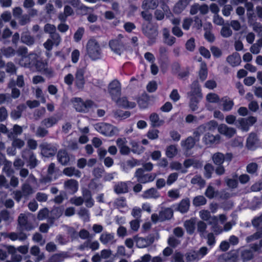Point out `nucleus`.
Wrapping results in <instances>:
<instances>
[{
	"mask_svg": "<svg viewBox=\"0 0 262 262\" xmlns=\"http://www.w3.org/2000/svg\"><path fill=\"white\" fill-rule=\"evenodd\" d=\"M142 30L144 34L151 40H155L158 36L157 28L151 23H144Z\"/></svg>",
	"mask_w": 262,
	"mask_h": 262,
	"instance_id": "nucleus-8",
	"label": "nucleus"
},
{
	"mask_svg": "<svg viewBox=\"0 0 262 262\" xmlns=\"http://www.w3.org/2000/svg\"><path fill=\"white\" fill-rule=\"evenodd\" d=\"M196 142L192 137L189 136L185 140H182L181 145L184 149L189 150L194 147Z\"/></svg>",
	"mask_w": 262,
	"mask_h": 262,
	"instance_id": "nucleus-29",
	"label": "nucleus"
},
{
	"mask_svg": "<svg viewBox=\"0 0 262 262\" xmlns=\"http://www.w3.org/2000/svg\"><path fill=\"white\" fill-rule=\"evenodd\" d=\"M47 64L41 60H39L38 58L37 59V62L35 63V66L32 70H37L38 71H43L47 68Z\"/></svg>",
	"mask_w": 262,
	"mask_h": 262,
	"instance_id": "nucleus-62",
	"label": "nucleus"
},
{
	"mask_svg": "<svg viewBox=\"0 0 262 262\" xmlns=\"http://www.w3.org/2000/svg\"><path fill=\"white\" fill-rule=\"evenodd\" d=\"M22 158L27 163V166L32 169L37 166L38 161L34 152L30 149H25L21 152Z\"/></svg>",
	"mask_w": 262,
	"mask_h": 262,
	"instance_id": "nucleus-5",
	"label": "nucleus"
},
{
	"mask_svg": "<svg viewBox=\"0 0 262 262\" xmlns=\"http://www.w3.org/2000/svg\"><path fill=\"white\" fill-rule=\"evenodd\" d=\"M149 120L151 122V125L153 127H159L164 123V121L161 120L159 115L155 113H152L150 115Z\"/></svg>",
	"mask_w": 262,
	"mask_h": 262,
	"instance_id": "nucleus-31",
	"label": "nucleus"
},
{
	"mask_svg": "<svg viewBox=\"0 0 262 262\" xmlns=\"http://www.w3.org/2000/svg\"><path fill=\"white\" fill-rule=\"evenodd\" d=\"M190 201L188 199L182 200L178 205L177 209L181 213L187 212L189 208Z\"/></svg>",
	"mask_w": 262,
	"mask_h": 262,
	"instance_id": "nucleus-35",
	"label": "nucleus"
},
{
	"mask_svg": "<svg viewBox=\"0 0 262 262\" xmlns=\"http://www.w3.org/2000/svg\"><path fill=\"white\" fill-rule=\"evenodd\" d=\"M33 217V215L30 212L20 213L17 219L18 226L23 230L30 231L34 228L33 225L30 221V218Z\"/></svg>",
	"mask_w": 262,
	"mask_h": 262,
	"instance_id": "nucleus-2",
	"label": "nucleus"
},
{
	"mask_svg": "<svg viewBox=\"0 0 262 262\" xmlns=\"http://www.w3.org/2000/svg\"><path fill=\"white\" fill-rule=\"evenodd\" d=\"M134 176L139 183L145 184L152 182L155 179L157 175L155 173H145L144 169L140 168L136 170Z\"/></svg>",
	"mask_w": 262,
	"mask_h": 262,
	"instance_id": "nucleus-4",
	"label": "nucleus"
},
{
	"mask_svg": "<svg viewBox=\"0 0 262 262\" xmlns=\"http://www.w3.org/2000/svg\"><path fill=\"white\" fill-rule=\"evenodd\" d=\"M208 75L207 65L205 63L202 62L201 64V68L199 71L200 78L202 80H205Z\"/></svg>",
	"mask_w": 262,
	"mask_h": 262,
	"instance_id": "nucleus-56",
	"label": "nucleus"
},
{
	"mask_svg": "<svg viewBox=\"0 0 262 262\" xmlns=\"http://www.w3.org/2000/svg\"><path fill=\"white\" fill-rule=\"evenodd\" d=\"M214 163L217 165H222L225 161L224 155L221 152H216L212 156Z\"/></svg>",
	"mask_w": 262,
	"mask_h": 262,
	"instance_id": "nucleus-50",
	"label": "nucleus"
},
{
	"mask_svg": "<svg viewBox=\"0 0 262 262\" xmlns=\"http://www.w3.org/2000/svg\"><path fill=\"white\" fill-rule=\"evenodd\" d=\"M105 172V169L103 166L97 167L94 168L93 170V174L97 178H101Z\"/></svg>",
	"mask_w": 262,
	"mask_h": 262,
	"instance_id": "nucleus-63",
	"label": "nucleus"
},
{
	"mask_svg": "<svg viewBox=\"0 0 262 262\" xmlns=\"http://www.w3.org/2000/svg\"><path fill=\"white\" fill-rule=\"evenodd\" d=\"M207 200L203 195H199L195 197L193 200V204L195 206H200L206 204Z\"/></svg>",
	"mask_w": 262,
	"mask_h": 262,
	"instance_id": "nucleus-59",
	"label": "nucleus"
},
{
	"mask_svg": "<svg viewBox=\"0 0 262 262\" xmlns=\"http://www.w3.org/2000/svg\"><path fill=\"white\" fill-rule=\"evenodd\" d=\"M23 131V130L21 126L17 124H15L13 126V128L8 133V138H12L17 137L18 135H20L22 134Z\"/></svg>",
	"mask_w": 262,
	"mask_h": 262,
	"instance_id": "nucleus-34",
	"label": "nucleus"
},
{
	"mask_svg": "<svg viewBox=\"0 0 262 262\" xmlns=\"http://www.w3.org/2000/svg\"><path fill=\"white\" fill-rule=\"evenodd\" d=\"M165 154L169 158L174 157L178 154V149L174 145H170L166 148Z\"/></svg>",
	"mask_w": 262,
	"mask_h": 262,
	"instance_id": "nucleus-47",
	"label": "nucleus"
},
{
	"mask_svg": "<svg viewBox=\"0 0 262 262\" xmlns=\"http://www.w3.org/2000/svg\"><path fill=\"white\" fill-rule=\"evenodd\" d=\"M63 212V208L62 207H54L50 212V217L56 220L60 217Z\"/></svg>",
	"mask_w": 262,
	"mask_h": 262,
	"instance_id": "nucleus-39",
	"label": "nucleus"
},
{
	"mask_svg": "<svg viewBox=\"0 0 262 262\" xmlns=\"http://www.w3.org/2000/svg\"><path fill=\"white\" fill-rule=\"evenodd\" d=\"M237 254H238L239 259L243 262L250 261L254 257V253L252 250L244 247H241L237 249Z\"/></svg>",
	"mask_w": 262,
	"mask_h": 262,
	"instance_id": "nucleus-15",
	"label": "nucleus"
},
{
	"mask_svg": "<svg viewBox=\"0 0 262 262\" xmlns=\"http://www.w3.org/2000/svg\"><path fill=\"white\" fill-rule=\"evenodd\" d=\"M256 121V118L251 116L247 118H239L236 120V126L244 131H248L249 127L254 124Z\"/></svg>",
	"mask_w": 262,
	"mask_h": 262,
	"instance_id": "nucleus-10",
	"label": "nucleus"
},
{
	"mask_svg": "<svg viewBox=\"0 0 262 262\" xmlns=\"http://www.w3.org/2000/svg\"><path fill=\"white\" fill-rule=\"evenodd\" d=\"M67 257H68L67 254L64 252H61L53 254L50 257L48 261L49 262H62Z\"/></svg>",
	"mask_w": 262,
	"mask_h": 262,
	"instance_id": "nucleus-40",
	"label": "nucleus"
},
{
	"mask_svg": "<svg viewBox=\"0 0 262 262\" xmlns=\"http://www.w3.org/2000/svg\"><path fill=\"white\" fill-rule=\"evenodd\" d=\"M9 139L12 140V146L15 148L20 149L23 147L25 144L24 140L18 137Z\"/></svg>",
	"mask_w": 262,
	"mask_h": 262,
	"instance_id": "nucleus-53",
	"label": "nucleus"
},
{
	"mask_svg": "<svg viewBox=\"0 0 262 262\" xmlns=\"http://www.w3.org/2000/svg\"><path fill=\"white\" fill-rule=\"evenodd\" d=\"M25 108L24 104L18 105L16 110L12 111L11 113V117L14 119L19 118L21 115L23 111Z\"/></svg>",
	"mask_w": 262,
	"mask_h": 262,
	"instance_id": "nucleus-51",
	"label": "nucleus"
},
{
	"mask_svg": "<svg viewBox=\"0 0 262 262\" xmlns=\"http://www.w3.org/2000/svg\"><path fill=\"white\" fill-rule=\"evenodd\" d=\"M99 240L102 244L104 245H112L116 242L114 234L106 232H103L101 234Z\"/></svg>",
	"mask_w": 262,
	"mask_h": 262,
	"instance_id": "nucleus-19",
	"label": "nucleus"
},
{
	"mask_svg": "<svg viewBox=\"0 0 262 262\" xmlns=\"http://www.w3.org/2000/svg\"><path fill=\"white\" fill-rule=\"evenodd\" d=\"M159 5V0H144L142 4V8L143 9H156Z\"/></svg>",
	"mask_w": 262,
	"mask_h": 262,
	"instance_id": "nucleus-33",
	"label": "nucleus"
},
{
	"mask_svg": "<svg viewBox=\"0 0 262 262\" xmlns=\"http://www.w3.org/2000/svg\"><path fill=\"white\" fill-rule=\"evenodd\" d=\"M95 128L101 134L107 136H112L118 132L116 127L103 122L96 124Z\"/></svg>",
	"mask_w": 262,
	"mask_h": 262,
	"instance_id": "nucleus-7",
	"label": "nucleus"
},
{
	"mask_svg": "<svg viewBox=\"0 0 262 262\" xmlns=\"http://www.w3.org/2000/svg\"><path fill=\"white\" fill-rule=\"evenodd\" d=\"M44 32L50 35L57 33L56 28L55 25L51 24H47L45 25L43 28Z\"/></svg>",
	"mask_w": 262,
	"mask_h": 262,
	"instance_id": "nucleus-64",
	"label": "nucleus"
},
{
	"mask_svg": "<svg viewBox=\"0 0 262 262\" xmlns=\"http://www.w3.org/2000/svg\"><path fill=\"white\" fill-rule=\"evenodd\" d=\"M58 162L62 165H67L70 161V155L64 149L59 150L57 154Z\"/></svg>",
	"mask_w": 262,
	"mask_h": 262,
	"instance_id": "nucleus-18",
	"label": "nucleus"
},
{
	"mask_svg": "<svg viewBox=\"0 0 262 262\" xmlns=\"http://www.w3.org/2000/svg\"><path fill=\"white\" fill-rule=\"evenodd\" d=\"M92 104V101L87 100L84 102L80 98H76L73 100L74 107L78 112H85Z\"/></svg>",
	"mask_w": 262,
	"mask_h": 262,
	"instance_id": "nucleus-13",
	"label": "nucleus"
},
{
	"mask_svg": "<svg viewBox=\"0 0 262 262\" xmlns=\"http://www.w3.org/2000/svg\"><path fill=\"white\" fill-rule=\"evenodd\" d=\"M78 215L84 221L88 222L90 219V213L88 209L85 208H81L77 213Z\"/></svg>",
	"mask_w": 262,
	"mask_h": 262,
	"instance_id": "nucleus-57",
	"label": "nucleus"
},
{
	"mask_svg": "<svg viewBox=\"0 0 262 262\" xmlns=\"http://www.w3.org/2000/svg\"><path fill=\"white\" fill-rule=\"evenodd\" d=\"M62 172L64 175L69 177L75 176L77 178H80L81 176V172L74 167H66L63 170Z\"/></svg>",
	"mask_w": 262,
	"mask_h": 262,
	"instance_id": "nucleus-28",
	"label": "nucleus"
},
{
	"mask_svg": "<svg viewBox=\"0 0 262 262\" xmlns=\"http://www.w3.org/2000/svg\"><path fill=\"white\" fill-rule=\"evenodd\" d=\"M170 168L171 170H181L182 173H186L187 170L186 169H182V165L181 163L178 161H173L170 163Z\"/></svg>",
	"mask_w": 262,
	"mask_h": 262,
	"instance_id": "nucleus-60",
	"label": "nucleus"
},
{
	"mask_svg": "<svg viewBox=\"0 0 262 262\" xmlns=\"http://www.w3.org/2000/svg\"><path fill=\"white\" fill-rule=\"evenodd\" d=\"M196 220L195 218L192 217L188 220H186L184 223V226L186 229L187 232L189 234L194 233L195 229Z\"/></svg>",
	"mask_w": 262,
	"mask_h": 262,
	"instance_id": "nucleus-23",
	"label": "nucleus"
},
{
	"mask_svg": "<svg viewBox=\"0 0 262 262\" xmlns=\"http://www.w3.org/2000/svg\"><path fill=\"white\" fill-rule=\"evenodd\" d=\"M223 102V110L224 111H229L232 109L233 106L234 102L232 100L227 97H223L222 100Z\"/></svg>",
	"mask_w": 262,
	"mask_h": 262,
	"instance_id": "nucleus-44",
	"label": "nucleus"
},
{
	"mask_svg": "<svg viewBox=\"0 0 262 262\" xmlns=\"http://www.w3.org/2000/svg\"><path fill=\"white\" fill-rule=\"evenodd\" d=\"M61 42V37L58 33L50 35L49 38L43 44L44 48L48 51H51L53 46H58Z\"/></svg>",
	"mask_w": 262,
	"mask_h": 262,
	"instance_id": "nucleus-9",
	"label": "nucleus"
},
{
	"mask_svg": "<svg viewBox=\"0 0 262 262\" xmlns=\"http://www.w3.org/2000/svg\"><path fill=\"white\" fill-rule=\"evenodd\" d=\"M199 214L201 219L205 221H209L210 220L214 222L217 221V217L215 216H211L210 212L207 210H202L199 212Z\"/></svg>",
	"mask_w": 262,
	"mask_h": 262,
	"instance_id": "nucleus-38",
	"label": "nucleus"
},
{
	"mask_svg": "<svg viewBox=\"0 0 262 262\" xmlns=\"http://www.w3.org/2000/svg\"><path fill=\"white\" fill-rule=\"evenodd\" d=\"M58 121L56 117L52 116L43 119L41 122V124L45 127L49 128L56 124Z\"/></svg>",
	"mask_w": 262,
	"mask_h": 262,
	"instance_id": "nucleus-43",
	"label": "nucleus"
},
{
	"mask_svg": "<svg viewBox=\"0 0 262 262\" xmlns=\"http://www.w3.org/2000/svg\"><path fill=\"white\" fill-rule=\"evenodd\" d=\"M30 253L32 255L36 257L35 259V262H39L45 258L43 253L40 252L39 248L37 246H34L31 247Z\"/></svg>",
	"mask_w": 262,
	"mask_h": 262,
	"instance_id": "nucleus-30",
	"label": "nucleus"
},
{
	"mask_svg": "<svg viewBox=\"0 0 262 262\" xmlns=\"http://www.w3.org/2000/svg\"><path fill=\"white\" fill-rule=\"evenodd\" d=\"M218 131L220 134H223L229 138L232 137L236 133L234 128L228 127L224 124H222L218 127Z\"/></svg>",
	"mask_w": 262,
	"mask_h": 262,
	"instance_id": "nucleus-20",
	"label": "nucleus"
},
{
	"mask_svg": "<svg viewBox=\"0 0 262 262\" xmlns=\"http://www.w3.org/2000/svg\"><path fill=\"white\" fill-rule=\"evenodd\" d=\"M129 182H119L114 187V191L117 194L125 193L128 191V183Z\"/></svg>",
	"mask_w": 262,
	"mask_h": 262,
	"instance_id": "nucleus-21",
	"label": "nucleus"
},
{
	"mask_svg": "<svg viewBox=\"0 0 262 262\" xmlns=\"http://www.w3.org/2000/svg\"><path fill=\"white\" fill-rule=\"evenodd\" d=\"M109 46L115 53L120 55L125 49V39L119 34L116 38L110 41Z\"/></svg>",
	"mask_w": 262,
	"mask_h": 262,
	"instance_id": "nucleus-3",
	"label": "nucleus"
},
{
	"mask_svg": "<svg viewBox=\"0 0 262 262\" xmlns=\"http://www.w3.org/2000/svg\"><path fill=\"white\" fill-rule=\"evenodd\" d=\"M41 154L46 157H50L55 155L57 148L51 144L44 143L40 145Z\"/></svg>",
	"mask_w": 262,
	"mask_h": 262,
	"instance_id": "nucleus-14",
	"label": "nucleus"
},
{
	"mask_svg": "<svg viewBox=\"0 0 262 262\" xmlns=\"http://www.w3.org/2000/svg\"><path fill=\"white\" fill-rule=\"evenodd\" d=\"M21 191L24 194V197H28L34 192L32 187L28 183L22 185Z\"/></svg>",
	"mask_w": 262,
	"mask_h": 262,
	"instance_id": "nucleus-49",
	"label": "nucleus"
},
{
	"mask_svg": "<svg viewBox=\"0 0 262 262\" xmlns=\"http://www.w3.org/2000/svg\"><path fill=\"white\" fill-rule=\"evenodd\" d=\"M202 98V96L191 95L189 106L192 111H195L198 108V103Z\"/></svg>",
	"mask_w": 262,
	"mask_h": 262,
	"instance_id": "nucleus-42",
	"label": "nucleus"
},
{
	"mask_svg": "<svg viewBox=\"0 0 262 262\" xmlns=\"http://www.w3.org/2000/svg\"><path fill=\"white\" fill-rule=\"evenodd\" d=\"M190 94L191 95L202 96L198 81H195L192 83Z\"/></svg>",
	"mask_w": 262,
	"mask_h": 262,
	"instance_id": "nucleus-58",
	"label": "nucleus"
},
{
	"mask_svg": "<svg viewBox=\"0 0 262 262\" xmlns=\"http://www.w3.org/2000/svg\"><path fill=\"white\" fill-rule=\"evenodd\" d=\"M258 165L257 163L252 162L248 164L246 166V171L250 174L257 175Z\"/></svg>",
	"mask_w": 262,
	"mask_h": 262,
	"instance_id": "nucleus-55",
	"label": "nucleus"
},
{
	"mask_svg": "<svg viewBox=\"0 0 262 262\" xmlns=\"http://www.w3.org/2000/svg\"><path fill=\"white\" fill-rule=\"evenodd\" d=\"M191 183L193 185H196L200 188H202L205 186L206 181L202 178L201 175L196 174L191 180Z\"/></svg>",
	"mask_w": 262,
	"mask_h": 262,
	"instance_id": "nucleus-41",
	"label": "nucleus"
},
{
	"mask_svg": "<svg viewBox=\"0 0 262 262\" xmlns=\"http://www.w3.org/2000/svg\"><path fill=\"white\" fill-rule=\"evenodd\" d=\"M116 104L120 106L125 107V108H134L136 106L135 102H129L127 98L125 97H122L119 99V97L117 98V100L115 101Z\"/></svg>",
	"mask_w": 262,
	"mask_h": 262,
	"instance_id": "nucleus-27",
	"label": "nucleus"
},
{
	"mask_svg": "<svg viewBox=\"0 0 262 262\" xmlns=\"http://www.w3.org/2000/svg\"><path fill=\"white\" fill-rule=\"evenodd\" d=\"M121 84L120 82L114 80L108 85V92L114 101H116L118 97L121 95Z\"/></svg>",
	"mask_w": 262,
	"mask_h": 262,
	"instance_id": "nucleus-11",
	"label": "nucleus"
},
{
	"mask_svg": "<svg viewBox=\"0 0 262 262\" xmlns=\"http://www.w3.org/2000/svg\"><path fill=\"white\" fill-rule=\"evenodd\" d=\"M141 196L145 199H157L160 197V194L156 188H151L144 191Z\"/></svg>",
	"mask_w": 262,
	"mask_h": 262,
	"instance_id": "nucleus-22",
	"label": "nucleus"
},
{
	"mask_svg": "<svg viewBox=\"0 0 262 262\" xmlns=\"http://www.w3.org/2000/svg\"><path fill=\"white\" fill-rule=\"evenodd\" d=\"M20 39L22 42L28 46H31L34 42V38L30 35V33L28 32H23L21 34Z\"/></svg>",
	"mask_w": 262,
	"mask_h": 262,
	"instance_id": "nucleus-37",
	"label": "nucleus"
},
{
	"mask_svg": "<svg viewBox=\"0 0 262 262\" xmlns=\"http://www.w3.org/2000/svg\"><path fill=\"white\" fill-rule=\"evenodd\" d=\"M262 237V227L259 228L254 234L247 236L246 238L247 243H249L257 240Z\"/></svg>",
	"mask_w": 262,
	"mask_h": 262,
	"instance_id": "nucleus-45",
	"label": "nucleus"
},
{
	"mask_svg": "<svg viewBox=\"0 0 262 262\" xmlns=\"http://www.w3.org/2000/svg\"><path fill=\"white\" fill-rule=\"evenodd\" d=\"M161 222L170 220L173 215V210L170 208H162L160 211Z\"/></svg>",
	"mask_w": 262,
	"mask_h": 262,
	"instance_id": "nucleus-26",
	"label": "nucleus"
},
{
	"mask_svg": "<svg viewBox=\"0 0 262 262\" xmlns=\"http://www.w3.org/2000/svg\"><path fill=\"white\" fill-rule=\"evenodd\" d=\"M227 61L232 67L239 65L241 62V58L238 53H234L228 56L226 59Z\"/></svg>",
	"mask_w": 262,
	"mask_h": 262,
	"instance_id": "nucleus-25",
	"label": "nucleus"
},
{
	"mask_svg": "<svg viewBox=\"0 0 262 262\" xmlns=\"http://www.w3.org/2000/svg\"><path fill=\"white\" fill-rule=\"evenodd\" d=\"M85 68H78L75 73V83L78 89H82L85 84L84 74Z\"/></svg>",
	"mask_w": 262,
	"mask_h": 262,
	"instance_id": "nucleus-16",
	"label": "nucleus"
},
{
	"mask_svg": "<svg viewBox=\"0 0 262 262\" xmlns=\"http://www.w3.org/2000/svg\"><path fill=\"white\" fill-rule=\"evenodd\" d=\"M86 52L89 57L93 60L99 59L101 57V49L95 39H91L88 41Z\"/></svg>",
	"mask_w": 262,
	"mask_h": 262,
	"instance_id": "nucleus-1",
	"label": "nucleus"
},
{
	"mask_svg": "<svg viewBox=\"0 0 262 262\" xmlns=\"http://www.w3.org/2000/svg\"><path fill=\"white\" fill-rule=\"evenodd\" d=\"M258 141L256 135L253 133H250L247 139L246 146L247 148L251 150L255 149Z\"/></svg>",
	"mask_w": 262,
	"mask_h": 262,
	"instance_id": "nucleus-24",
	"label": "nucleus"
},
{
	"mask_svg": "<svg viewBox=\"0 0 262 262\" xmlns=\"http://www.w3.org/2000/svg\"><path fill=\"white\" fill-rule=\"evenodd\" d=\"M63 187L66 190L74 194L78 191L79 184L76 180L69 179L64 181Z\"/></svg>",
	"mask_w": 262,
	"mask_h": 262,
	"instance_id": "nucleus-17",
	"label": "nucleus"
},
{
	"mask_svg": "<svg viewBox=\"0 0 262 262\" xmlns=\"http://www.w3.org/2000/svg\"><path fill=\"white\" fill-rule=\"evenodd\" d=\"M69 3L73 7L82 10L85 12H88V10L91 9V8L81 4L80 0H70Z\"/></svg>",
	"mask_w": 262,
	"mask_h": 262,
	"instance_id": "nucleus-46",
	"label": "nucleus"
},
{
	"mask_svg": "<svg viewBox=\"0 0 262 262\" xmlns=\"http://www.w3.org/2000/svg\"><path fill=\"white\" fill-rule=\"evenodd\" d=\"M186 258L187 262L200 259L196 251H190L187 252L186 254Z\"/></svg>",
	"mask_w": 262,
	"mask_h": 262,
	"instance_id": "nucleus-61",
	"label": "nucleus"
},
{
	"mask_svg": "<svg viewBox=\"0 0 262 262\" xmlns=\"http://www.w3.org/2000/svg\"><path fill=\"white\" fill-rule=\"evenodd\" d=\"M135 242L136 246L139 248H145L154 242V238L152 237L146 236L145 237H140L138 235L134 236Z\"/></svg>",
	"mask_w": 262,
	"mask_h": 262,
	"instance_id": "nucleus-12",
	"label": "nucleus"
},
{
	"mask_svg": "<svg viewBox=\"0 0 262 262\" xmlns=\"http://www.w3.org/2000/svg\"><path fill=\"white\" fill-rule=\"evenodd\" d=\"M8 238L13 241L17 239L20 241H24L27 238V235L23 232L16 233L13 232L9 233Z\"/></svg>",
	"mask_w": 262,
	"mask_h": 262,
	"instance_id": "nucleus-36",
	"label": "nucleus"
},
{
	"mask_svg": "<svg viewBox=\"0 0 262 262\" xmlns=\"http://www.w3.org/2000/svg\"><path fill=\"white\" fill-rule=\"evenodd\" d=\"M2 53L6 57H10L14 56L16 53L15 50L11 47H4L1 48Z\"/></svg>",
	"mask_w": 262,
	"mask_h": 262,
	"instance_id": "nucleus-54",
	"label": "nucleus"
},
{
	"mask_svg": "<svg viewBox=\"0 0 262 262\" xmlns=\"http://www.w3.org/2000/svg\"><path fill=\"white\" fill-rule=\"evenodd\" d=\"M38 56L36 53H30L27 56H23L19 60V64L24 67L33 70L37 62Z\"/></svg>",
	"mask_w": 262,
	"mask_h": 262,
	"instance_id": "nucleus-6",
	"label": "nucleus"
},
{
	"mask_svg": "<svg viewBox=\"0 0 262 262\" xmlns=\"http://www.w3.org/2000/svg\"><path fill=\"white\" fill-rule=\"evenodd\" d=\"M207 225L203 221H199L196 224V231L201 237H205L207 233Z\"/></svg>",
	"mask_w": 262,
	"mask_h": 262,
	"instance_id": "nucleus-32",
	"label": "nucleus"
},
{
	"mask_svg": "<svg viewBox=\"0 0 262 262\" xmlns=\"http://www.w3.org/2000/svg\"><path fill=\"white\" fill-rule=\"evenodd\" d=\"M204 139L206 144H213L217 143L220 139V137L219 136H215L208 133L205 135Z\"/></svg>",
	"mask_w": 262,
	"mask_h": 262,
	"instance_id": "nucleus-52",
	"label": "nucleus"
},
{
	"mask_svg": "<svg viewBox=\"0 0 262 262\" xmlns=\"http://www.w3.org/2000/svg\"><path fill=\"white\" fill-rule=\"evenodd\" d=\"M168 2L169 0H159V4H160V7L166 14L167 17H169L170 15H172V13L168 6Z\"/></svg>",
	"mask_w": 262,
	"mask_h": 262,
	"instance_id": "nucleus-48",
	"label": "nucleus"
}]
</instances>
